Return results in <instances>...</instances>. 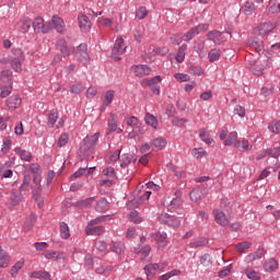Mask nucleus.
<instances>
[{"mask_svg": "<svg viewBox=\"0 0 280 280\" xmlns=\"http://www.w3.org/2000/svg\"><path fill=\"white\" fill-rule=\"evenodd\" d=\"M213 215L217 224H220V226H229V217H226L223 211L214 209Z\"/></svg>", "mask_w": 280, "mask_h": 280, "instance_id": "9b49d317", "label": "nucleus"}, {"mask_svg": "<svg viewBox=\"0 0 280 280\" xmlns=\"http://www.w3.org/2000/svg\"><path fill=\"white\" fill-rule=\"evenodd\" d=\"M159 82H161V77L156 75L153 79H143L141 82L142 86H150L151 91L155 94V95H161V88L158 86Z\"/></svg>", "mask_w": 280, "mask_h": 280, "instance_id": "7ed1b4c3", "label": "nucleus"}, {"mask_svg": "<svg viewBox=\"0 0 280 280\" xmlns=\"http://www.w3.org/2000/svg\"><path fill=\"white\" fill-rule=\"evenodd\" d=\"M250 47L257 51V54H264V40L255 37L252 39Z\"/></svg>", "mask_w": 280, "mask_h": 280, "instance_id": "a878e982", "label": "nucleus"}, {"mask_svg": "<svg viewBox=\"0 0 280 280\" xmlns=\"http://www.w3.org/2000/svg\"><path fill=\"white\" fill-rule=\"evenodd\" d=\"M160 268L161 267L159 266V264H150V265L145 266L144 270H145V275H147L148 279H150V277H154L156 275V271Z\"/></svg>", "mask_w": 280, "mask_h": 280, "instance_id": "473e14b6", "label": "nucleus"}, {"mask_svg": "<svg viewBox=\"0 0 280 280\" xmlns=\"http://www.w3.org/2000/svg\"><path fill=\"white\" fill-rule=\"evenodd\" d=\"M194 159H202V156H207V151L202 148L192 149Z\"/></svg>", "mask_w": 280, "mask_h": 280, "instance_id": "864d4df0", "label": "nucleus"}, {"mask_svg": "<svg viewBox=\"0 0 280 280\" xmlns=\"http://www.w3.org/2000/svg\"><path fill=\"white\" fill-rule=\"evenodd\" d=\"M95 203V197H89L83 200L77 201V207H80L81 209H89V207H93Z\"/></svg>", "mask_w": 280, "mask_h": 280, "instance_id": "c85d7f7f", "label": "nucleus"}, {"mask_svg": "<svg viewBox=\"0 0 280 280\" xmlns=\"http://www.w3.org/2000/svg\"><path fill=\"white\" fill-rule=\"evenodd\" d=\"M58 121V113H50L48 115V126L49 128H54L56 126V122Z\"/></svg>", "mask_w": 280, "mask_h": 280, "instance_id": "052dcab7", "label": "nucleus"}, {"mask_svg": "<svg viewBox=\"0 0 280 280\" xmlns=\"http://www.w3.org/2000/svg\"><path fill=\"white\" fill-rule=\"evenodd\" d=\"M277 26L270 22L261 24L257 30L259 36H268Z\"/></svg>", "mask_w": 280, "mask_h": 280, "instance_id": "dca6fc26", "label": "nucleus"}, {"mask_svg": "<svg viewBox=\"0 0 280 280\" xmlns=\"http://www.w3.org/2000/svg\"><path fill=\"white\" fill-rule=\"evenodd\" d=\"M120 161H121V167H127L129 165V163H135L137 161V155L135 154H122L120 156Z\"/></svg>", "mask_w": 280, "mask_h": 280, "instance_id": "393cba45", "label": "nucleus"}, {"mask_svg": "<svg viewBox=\"0 0 280 280\" xmlns=\"http://www.w3.org/2000/svg\"><path fill=\"white\" fill-rule=\"evenodd\" d=\"M67 143H69V133H62L59 137L57 144L59 148H65V145H67Z\"/></svg>", "mask_w": 280, "mask_h": 280, "instance_id": "6e6d98bb", "label": "nucleus"}, {"mask_svg": "<svg viewBox=\"0 0 280 280\" xmlns=\"http://www.w3.org/2000/svg\"><path fill=\"white\" fill-rule=\"evenodd\" d=\"M23 62L24 61L19 59H11V68L15 73H21V71H23Z\"/></svg>", "mask_w": 280, "mask_h": 280, "instance_id": "c03bdc74", "label": "nucleus"}, {"mask_svg": "<svg viewBox=\"0 0 280 280\" xmlns=\"http://www.w3.org/2000/svg\"><path fill=\"white\" fill-rule=\"evenodd\" d=\"M277 268H279V262H277V260H275V258H270L264 265V269L266 270V272H272V271L277 270Z\"/></svg>", "mask_w": 280, "mask_h": 280, "instance_id": "2f4dec72", "label": "nucleus"}, {"mask_svg": "<svg viewBox=\"0 0 280 280\" xmlns=\"http://www.w3.org/2000/svg\"><path fill=\"white\" fill-rule=\"evenodd\" d=\"M245 275H246L247 279L261 280V273H259L258 271H256L255 269H253L250 267L245 269Z\"/></svg>", "mask_w": 280, "mask_h": 280, "instance_id": "f704fd0d", "label": "nucleus"}, {"mask_svg": "<svg viewBox=\"0 0 280 280\" xmlns=\"http://www.w3.org/2000/svg\"><path fill=\"white\" fill-rule=\"evenodd\" d=\"M113 100H115V91L109 90V91L105 92L101 110L102 112L106 110V107L110 106V104H113Z\"/></svg>", "mask_w": 280, "mask_h": 280, "instance_id": "2eb2a0df", "label": "nucleus"}, {"mask_svg": "<svg viewBox=\"0 0 280 280\" xmlns=\"http://www.w3.org/2000/svg\"><path fill=\"white\" fill-rule=\"evenodd\" d=\"M21 200H23V195L19 191H13L11 194V202L12 205H20Z\"/></svg>", "mask_w": 280, "mask_h": 280, "instance_id": "5fc2aeb1", "label": "nucleus"}, {"mask_svg": "<svg viewBox=\"0 0 280 280\" xmlns=\"http://www.w3.org/2000/svg\"><path fill=\"white\" fill-rule=\"evenodd\" d=\"M7 106L10 110H16L21 106V97L19 95H12L7 100Z\"/></svg>", "mask_w": 280, "mask_h": 280, "instance_id": "f3484780", "label": "nucleus"}, {"mask_svg": "<svg viewBox=\"0 0 280 280\" xmlns=\"http://www.w3.org/2000/svg\"><path fill=\"white\" fill-rule=\"evenodd\" d=\"M86 235H102L104 233V226L102 225H88L85 229Z\"/></svg>", "mask_w": 280, "mask_h": 280, "instance_id": "412c9836", "label": "nucleus"}, {"mask_svg": "<svg viewBox=\"0 0 280 280\" xmlns=\"http://www.w3.org/2000/svg\"><path fill=\"white\" fill-rule=\"evenodd\" d=\"M234 148L240 152H248V150H253V145L248 140H236Z\"/></svg>", "mask_w": 280, "mask_h": 280, "instance_id": "a211bd4d", "label": "nucleus"}, {"mask_svg": "<svg viewBox=\"0 0 280 280\" xmlns=\"http://www.w3.org/2000/svg\"><path fill=\"white\" fill-rule=\"evenodd\" d=\"M125 121L127 126H130L131 128H137L139 126V118L131 116L129 118H125Z\"/></svg>", "mask_w": 280, "mask_h": 280, "instance_id": "bf43d9fd", "label": "nucleus"}, {"mask_svg": "<svg viewBox=\"0 0 280 280\" xmlns=\"http://www.w3.org/2000/svg\"><path fill=\"white\" fill-rule=\"evenodd\" d=\"M144 120H145V124H148V126L156 130L159 126V120H156V117H154L152 114H147L144 117Z\"/></svg>", "mask_w": 280, "mask_h": 280, "instance_id": "58836bf2", "label": "nucleus"}, {"mask_svg": "<svg viewBox=\"0 0 280 280\" xmlns=\"http://www.w3.org/2000/svg\"><path fill=\"white\" fill-rule=\"evenodd\" d=\"M209 242L207 240H198V241H192L190 244H189V247L190 248H200L202 246H207Z\"/></svg>", "mask_w": 280, "mask_h": 280, "instance_id": "4d7b16f0", "label": "nucleus"}, {"mask_svg": "<svg viewBox=\"0 0 280 280\" xmlns=\"http://www.w3.org/2000/svg\"><path fill=\"white\" fill-rule=\"evenodd\" d=\"M10 148H12V140L10 138H4L1 148L2 154H8L10 152Z\"/></svg>", "mask_w": 280, "mask_h": 280, "instance_id": "8fccbe9b", "label": "nucleus"}, {"mask_svg": "<svg viewBox=\"0 0 280 280\" xmlns=\"http://www.w3.org/2000/svg\"><path fill=\"white\" fill-rule=\"evenodd\" d=\"M130 71L137 78H143V75H150V73H152V68L145 65H138V66H132L130 68Z\"/></svg>", "mask_w": 280, "mask_h": 280, "instance_id": "0eeeda50", "label": "nucleus"}, {"mask_svg": "<svg viewBox=\"0 0 280 280\" xmlns=\"http://www.w3.org/2000/svg\"><path fill=\"white\" fill-rule=\"evenodd\" d=\"M165 145H167V141L164 138H156L151 141V148L155 150V152L163 150Z\"/></svg>", "mask_w": 280, "mask_h": 280, "instance_id": "6ab92c4d", "label": "nucleus"}, {"mask_svg": "<svg viewBox=\"0 0 280 280\" xmlns=\"http://www.w3.org/2000/svg\"><path fill=\"white\" fill-rule=\"evenodd\" d=\"M129 220L131 222H133L135 224H141V222H143V218L139 217V212L138 211H131L129 213Z\"/></svg>", "mask_w": 280, "mask_h": 280, "instance_id": "3c124183", "label": "nucleus"}, {"mask_svg": "<svg viewBox=\"0 0 280 280\" xmlns=\"http://www.w3.org/2000/svg\"><path fill=\"white\" fill-rule=\"evenodd\" d=\"M22 26H21V32L22 34H27V32H30L31 27H32V19L25 16L21 20Z\"/></svg>", "mask_w": 280, "mask_h": 280, "instance_id": "c9c22d12", "label": "nucleus"}, {"mask_svg": "<svg viewBox=\"0 0 280 280\" xmlns=\"http://www.w3.org/2000/svg\"><path fill=\"white\" fill-rule=\"evenodd\" d=\"M33 199L35 200V202H37L38 208L43 209V205L45 202V199L43 198V196H40L39 188H38V190L33 191Z\"/></svg>", "mask_w": 280, "mask_h": 280, "instance_id": "09e8293b", "label": "nucleus"}, {"mask_svg": "<svg viewBox=\"0 0 280 280\" xmlns=\"http://www.w3.org/2000/svg\"><path fill=\"white\" fill-rule=\"evenodd\" d=\"M253 246V243L248 242V241H244L241 242L238 244L235 245V248L237 250V253H246V250H248V248H250Z\"/></svg>", "mask_w": 280, "mask_h": 280, "instance_id": "4c0bfd02", "label": "nucleus"}, {"mask_svg": "<svg viewBox=\"0 0 280 280\" xmlns=\"http://www.w3.org/2000/svg\"><path fill=\"white\" fill-rule=\"evenodd\" d=\"M8 266H10V256L0 247V268H8Z\"/></svg>", "mask_w": 280, "mask_h": 280, "instance_id": "cd10ccee", "label": "nucleus"}, {"mask_svg": "<svg viewBox=\"0 0 280 280\" xmlns=\"http://www.w3.org/2000/svg\"><path fill=\"white\" fill-rule=\"evenodd\" d=\"M14 152L22 161H32V152L22 149L21 147L15 148Z\"/></svg>", "mask_w": 280, "mask_h": 280, "instance_id": "aec40b11", "label": "nucleus"}, {"mask_svg": "<svg viewBox=\"0 0 280 280\" xmlns=\"http://www.w3.org/2000/svg\"><path fill=\"white\" fill-rule=\"evenodd\" d=\"M77 58L82 62V65H86L91 57L89 56V48L86 44H81L77 48Z\"/></svg>", "mask_w": 280, "mask_h": 280, "instance_id": "423d86ee", "label": "nucleus"}, {"mask_svg": "<svg viewBox=\"0 0 280 280\" xmlns=\"http://www.w3.org/2000/svg\"><path fill=\"white\" fill-rule=\"evenodd\" d=\"M192 30H195V34H202V33L209 31V24H207V23L199 24L198 26L194 27Z\"/></svg>", "mask_w": 280, "mask_h": 280, "instance_id": "e2e57ef3", "label": "nucleus"}, {"mask_svg": "<svg viewBox=\"0 0 280 280\" xmlns=\"http://www.w3.org/2000/svg\"><path fill=\"white\" fill-rule=\"evenodd\" d=\"M237 143V132L232 131L229 133L228 138L224 141V145H234Z\"/></svg>", "mask_w": 280, "mask_h": 280, "instance_id": "79ce46f5", "label": "nucleus"}, {"mask_svg": "<svg viewBox=\"0 0 280 280\" xmlns=\"http://www.w3.org/2000/svg\"><path fill=\"white\" fill-rule=\"evenodd\" d=\"M199 139L203 141L207 145H215V141H213V138H211V132L207 129H200L199 130Z\"/></svg>", "mask_w": 280, "mask_h": 280, "instance_id": "4468645a", "label": "nucleus"}, {"mask_svg": "<svg viewBox=\"0 0 280 280\" xmlns=\"http://www.w3.org/2000/svg\"><path fill=\"white\" fill-rule=\"evenodd\" d=\"M222 55V51L220 49H212L208 54V58L210 62H215L217 60H220V56Z\"/></svg>", "mask_w": 280, "mask_h": 280, "instance_id": "49530a36", "label": "nucleus"}, {"mask_svg": "<svg viewBox=\"0 0 280 280\" xmlns=\"http://www.w3.org/2000/svg\"><path fill=\"white\" fill-rule=\"evenodd\" d=\"M185 54H187V44H183L177 51V55L175 57V60L178 62H184L185 61Z\"/></svg>", "mask_w": 280, "mask_h": 280, "instance_id": "e433bc0d", "label": "nucleus"}, {"mask_svg": "<svg viewBox=\"0 0 280 280\" xmlns=\"http://www.w3.org/2000/svg\"><path fill=\"white\" fill-rule=\"evenodd\" d=\"M241 12L246 16H250L255 12V3L252 1H246L241 8Z\"/></svg>", "mask_w": 280, "mask_h": 280, "instance_id": "b1692460", "label": "nucleus"}, {"mask_svg": "<svg viewBox=\"0 0 280 280\" xmlns=\"http://www.w3.org/2000/svg\"><path fill=\"white\" fill-rule=\"evenodd\" d=\"M268 129L273 132L275 135L280 133V121L269 125Z\"/></svg>", "mask_w": 280, "mask_h": 280, "instance_id": "774afa93", "label": "nucleus"}, {"mask_svg": "<svg viewBox=\"0 0 280 280\" xmlns=\"http://www.w3.org/2000/svg\"><path fill=\"white\" fill-rule=\"evenodd\" d=\"M48 27L50 30H56L59 34L65 32V21L61 20L58 15H54L51 21L48 22Z\"/></svg>", "mask_w": 280, "mask_h": 280, "instance_id": "6e6552de", "label": "nucleus"}, {"mask_svg": "<svg viewBox=\"0 0 280 280\" xmlns=\"http://www.w3.org/2000/svg\"><path fill=\"white\" fill-rule=\"evenodd\" d=\"M10 93H12V85H9L8 83H2L0 96L4 98L8 97Z\"/></svg>", "mask_w": 280, "mask_h": 280, "instance_id": "603ef678", "label": "nucleus"}, {"mask_svg": "<svg viewBox=\"0 0 280 280\" xmlns=\"http://www.w3.org/2000/svg\"><path fill=\"white\" fill-rule=\"evenodd\" d=\"M208 40H212L214 45H222L226 40V37L224 36V33L220 31H211L207 34Z\"/></svg>", "mask_w": 280, "mask_h": 280, "instance_id": "1a4fd4ad", "label": "nucleus"}, {"mask_svg": "<svg viewBox=\"0 0 280 280\" xmlns=\"http://www.w3.org/2000/svg\"><path fill=\"white\" fill-rule=\"evenodd\" d=\"M107 209H108V200H106L105 198H102L96 202L95 211H97L98 213H106Z\"/></svg>", "mask_w": 280, "mask_h": 280, "instance_id": "7c9ffc66", "label": "nucleus"}, {"mask_svg": "<svg viewBox=\"0 0 280 280\" xmlns=\"http://www.w3.org/2000/svg\"><path fill=\"white\" fill-rule=\"evenodd\" d=\"M183 205V199L180 197H176L174 198L170 206H168V211H176V209H178V207H180Z\"/></svg>", "mask_w": 280, "mask_h": 280, "instance_id": "de8ad7c7", "label": "nucleus"}, {"mask_svg": "<svg viewBox=\"0 0 280 280\" xmlns=\"http://www.w3.org/2000/svg\"><path fill=\"white\" fill-rule=\"evenodd\" d=\"M12 54L13 56L11 57V60L25 61V54H23V50L21 48H13Z\"/></svg>", "mask_w": 280, "mask_h": 280, "instance_id": "37998d69", "label": "nucleus"}, {"mask_svg": "<svg viewBox=\"0 0 280 280\" xmlns=\"http://www.w3.org/2000/svg\"><path fill=\"white\" fill-rule=\"evenodd\" d=\"M25 266V259L18 260L14 266L11 267V277H16L19 275V271L23 269Z\"/></svg>", "mask_w": 280, "mask_h": 280, "instance_id": "72a5a7b5", "label": "nucleus"}, {"mask_svg": "<svg viewBox=\"0 0 280 280\" xmlns=\"http://www.w3.org/2000/svg\"><path fill=\"white\" fill-rule=\"evenodd\" d=\"M1 82L2 84L12 86V70L7 69L1 72Z\"/></svg>", "mask_w": 280, "mask_h": 280, "instance_id": "bb28decb", "label": "nucleus"}, {"mask_svg": "<svg viewBox=\"0 0 280 280\" xmlns=\"http://www.w3.org/2000/svg\"><path fill=\"white\" fill-rule=\"evenodd\" d=\"M32 177L30 175H25L23 179V184L20 186V191H30L32 189Z\"/></svg>", "mask_w": 280, "mask_h": 280, "instance_id": "a19ab883", "label": "nucleus"}, {"mask_svg": "<svg viewBox=\"0 0 280 280\" xmlns=\"http://www.w3.org/2000/svg\"><path fill=\"white\" fill-rule=\"evenodd\" d=\"M174 78L177 82H189V80H191V77L185 73H175Z\"/></svg>", "mask_w": 280, "mask_h": 280, "instance_id": "0e129e2a", "label": "nucleus"}, {"mask_svg": "<svg viewBox=\"0 0 280 280\" xmlns=\"http://www.w3.org/2000/svg\"><path fill=\"white\" fill-rule=\"evenodd\" d=\"M98 24L103 25L104 27H113L114 21H113V19L101 18V19H98Z\"/></svg>", "mask_w": 280, "mask_h": 280, "instance_id": "680f3d73", "label": "nucleus"}, {"mask_svg": "<svg viewBox=\"0 0 280 280\" xmlns=\"http://www.w3.org/2000/svg\"><path fill=\"white\" fill-rule=\"evenodd\" d=\"M78 21H79L80 30H82V32H89V30L91 28V25H92L91 20H89V16L81 13L78 16Z\"/></svg>", "mask_w": 280, "mask_h": 280, "instance_id": "ddd939ff", "label": "nucleus"}, {"mask_svg": "<svg viewBox=\"0 0 280 280\" xmlns=\"http://www.w3.org/2000/svg\"><path fill=\"white\" fill-rule=\"evenodd\" d=\"M43 255L45 259H52L54 261H65L67 259V254L56 250H45Z\"/></svg>", "mask_w": 280, "mask_h": 280, "instance_id": "9d476101", "label": "nucleus"}, {"mask_svg": "<svg viewBox=\"0 0 280 280\" xmlns=\"http://www.w3.org/2000/svg\"><path fill=\"white\" fill-rule=\"evenodd\" d=\"M32 279L51 280L49 271L38 270L31 273Z\"/></svg>", "mask_w": 280, "mask_h": 280, "instance_id": "4be33fe9", "label": "nucleus"}, {"mask_svg": "<svg viewBox=\"0 0 280 280\" xmlns=\"http://www.w3.org/2000/svg\"><path fill=\"white\" fill-rule=\"evenodd\" d=\"M109 132H115L117 130V115L110 114L108 119Z\"/></svg>", "mask_w": 280, "mask_h": 280, "instance_id": "a18cd8bd", "label": "nucleus"}, {"mask_svg": "<svg viewBox=\"0 0 280 280\" xmlns=\"http://www.w3.org/2000/svg\"><path fill=\"white\" fill-rule=\"evenodd\" d=\"M201 266H211V255L203 254L199 259Z\"/></svg>", "mask_w": 280, "mask_h": 280, "instance_id": "69168bd1", "label": "nucleus"}, {"mask_svg": "<svg viewBox=\"0 0 280 280\" xmlns=\"http://www.w3.org/2000/svg\"><path fill=\"white\" fill-rule=\"evenodd\" d=\"M98 139L100 132H96L93 136H88L86 138H84L83 143L80 148L81 152H83V154L91 152L93 148H95V144L97 143Z\"/></svg>", "mask_w": 280, "mask_h": 280, "instance_id": "f03ea898", "label": "nucleus"}, {"mask_svg": "<svg viewBox=\"0 0 280 280\" xmlns=\"http://www.w3.org/2000/svg\"><path fill=\"white\" fill-rule=\"evenodd\" d=\"M36 224V215L31 214L24 222L23 230L25 233L30 232L31 229H34V225Z\"/></svg>", "mask_w": 280, "mask_h": 280, "instance_id": "c756f323", "label": "nucleus"}, {"mask_svg": "<svg viewBox=\"0 0 280 280\" xmlns=\"http://www.w3.org/2000/svg\"><path fill=\"white\" fill-rule=\"evenodd\" d=\"M57 48L63 56H69L71 54V49H69V46H67V40L65 38L58 39Z\"/></svg>", "mask_w": 280, "mask_h": 280, "instance_id": "5701e85b", "label": "nucleus"}, {"mask_svg": "<svg viewBox=\"0 0 280 280\" xmlns=\"http://www.w3.org/2000/svg\"><path fill=\"white\" fill-rule=\"evenodd\" d=\"M160 222H162V224H167L168 226H172L173 229H178V226H180V221L178 220V218L164 213L161 214L159 217Z\"/></svg>", "mask_w": 280, "mask_h": 280, "instance_id": "39448f33", "label": "nucleus"}, {"mask_svg": "<svg viewBox=\"0 0 280 280\" xmlns=\"http://www.w3.org/2000/svg\"><path fill=\"white\" fill-rule=\"evenodd\" d=\"M152 237L158 242L160 248H165L167 246V234L165 232L153 233Z\"/></svg>", "mask_w": 280, "mask_h": 280, "instance_id": "f8f14e48", "label": "nucleus"}, {"mask_svg": "<svg viewBox=\"0 0 280 280\" xmlns=\"http://www.w3.org/2000/svg\"><path fill=\"white\" fill-rule=\"evenodd\" d=\"M34 32L37 34H47L49 30H51V26H49L48 22L45 24V20L43 18H35V20L32 23Z\"/></svg>", "mask_w": 280, "mask_h": 280, "instance_id": "20e7f679", "label": "nucleus"}, {"mask_svg": "<svg viewBox=\"0 0 280 280\" xmlns=\"http://www.w3.org/2000/svg\"><path fill=\"white\" fill-rule=\"evenodd\" d=\"M112 250L116 253V255H121V253H124V243H114Z\"/></svg>", "mask_w": 280, "mask_h": 280, "instance_id": "338daca9", "label": "nucleus"}, {"mask_svg": "<svg viewBox=\"0 0 280 280\" xmlns=\"http://www.w3.org/2000/svg\"><path fill=\"white\" fill-rule=\"evenodd\" d=\"M136 16L140 20L143 21L148 16V9L145 7H140L138 11L136 12Z\"/></svg>", "mask_w": 280, "mask_h": 280, "instance_id": "13d9d810", "label": "nucleus"}, {"mask_svg": "<svg viewBox=\"0 0 280 280\" xmlns=\"http://www.w3.org/2000/svg\"><path fill=\"white\" fill-rule=\"evenodd\" d=\"M60 236L62 237V240H69V237H71L69 225L65 222L60 223Z\"/></svg>", "mask_w": 280, "mask_h": 280, "instance_id": "ea45409f", "label": "nucleus"}, {"mask_svg": "<svg viewBox=\"0 0 280 280\" xmlns=\"http://www.w3.org/2000/svg\"><path fill=\"white\" fill-rule=\"evenodd\" d=\"M126 49H127V46L124 43V38L118 37L112 49V58H114V60H121L120 56H124V54H126Z\"/></svg>", "mask_w": 280, "mask_h": 280, "instance_id": "f257e3e1", "label": "nucleus"}]
</instances>
